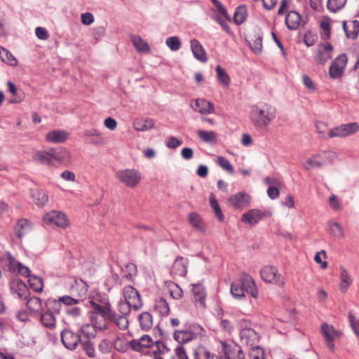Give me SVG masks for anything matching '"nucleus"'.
Here are the masks:
<instances>
[{"mask_svg":"<svg viewBox=\"0 0 359 359\" xmlns=\"http://www.w3.org/2000/svg\"><path fill=\"white\" fill-rule=\"evenodd\" d=\"M122 272L125 278L131 279L137 274V266L133 263H128L122 269Z\"/></svg>","mask_w":359,"mask_h":359,"instance_id":"54","label":"nucleus"},{"mask_svg":"<svg viewBox=\"0 0 359 359\" xmlns=\"http://www.w3.org/2000/svg\"><path fill=\"white\" fill-rule=\"evenodd\" d=\"M6 262L8 270L11 273H16L18 268L21 265V262H18L10 252H7L2 255L1 258Z\"/></svg>","mask_w":359,"mask_h":359,"instance_id":"32","label":"nucleus"},{"mask_svg":"<svg viewBox=\"0 0 359 359\" xmlns=\"http://www.w3.org/2000/svg\"><path fill=\"white\" fill-rule=\"evenodd\" d=\"M41 299L36 297H29L27 299L26 305L29 311L32 312H37L41 309Z\"/></svg>","mask_w":359,"mask_h":359,"instance_id":"51","label":"nucleus"},{"mask_svg":"<svg viewBox=\"0 0 359 359\" xmlns=\"http://www.w3.org/2000/svg\"><path fill=\"white\" fill-rule=\"evenodd\" d=\"M320 332L325 339L327 348L330 351H334L335 348L334 341L341 337V332L327 323H323L321 325Z\"/></svg>","mask_w":359,"mask_h":359,"instance_id":"10","label":"nucleus"},{"mask_svg":"<svg viewBox=\"0 0 359 359\" xmlns=\"http://www.w3.org/2000/svg\"><path fill=\"white\" fill-rule=\"evenodd\" d=\"M347 63V57L345 54H341L331 63L329 74L331 78L336 79L340 78L344 72Z\"/></svg>","mask_w":359,"mask_h":359,"instance_id":"13","label":"nucleus"},{"mask_svg":"<svg viewBox=\"0 0 359 359\" xmlns=\"http://www.w3.org/2000/svg\"><path fill=\"white\" fill-rule=\"evenodd\" d=\"M92 310L89 312L91 323L98 330L107 329L108 322L111 320V310L109 304H98L90 301Z\"/></svg>","mask_w":359,"mask_h":359,"instance_id":"2","label":"nucleus"},{"mask_svg":"<svg viewBox=\"0 0 359 359\" xmlns=\"http://www.w3.org/2000/svg\"><path fill=\"white\" fill-rule=\"evenodd\" d=\"M210 205L214 212L215 217H217L219 222H223L224 219V215L217 200L213 194H211L210 196Z\"/></svg>","mask_w":359,"mask_h":359,"instance_id":"42","label":"nucleus"},{"mask_svg":"<svg viewBox=\"0 0 359 359\" xmlns=\"http://www.w3.org/2000/svg\"><path fill=\"white\" fill-rule=\"evenodd\" d=\"M189 222L191 226L198 231H205V225L201 216L196 212H191L189 215Z\"/></svg>","mask_w":359,"mask_h":359,"instance_id":"36","label":"nucleus"},{"mask_svg":"<svg viewBox=\"0 0 359 359\" xmlns=\"http://www.w3.org/2000/svg\"><path fill=\"white\" fill-rule=\"evenodd\" d=\"M168 287L170 296L175 299H180L183 295V290L176 283L173 282H169L168 283Z\"/></svg>","mask_w":359,"mask_h":359,"instance_id":"49","label":"nucleus"},{"mask_svg":"<svg viewBox=\"0 0 359 359\" xmlns=\"http://www.w3.org/2000/svg\"><path fill=\"white\" fill-rule=\"evenodd\" d=\"M320 28L323 30L322 39L327 40L330 37V22L326 20H323L320 22Z\"/></svg>","mask_w":359,"mask_h":359,"instance_id":"64","label":"nucleus"},{"mask_svg":"<svg viewBox=\"0 0 359 359\" xmlns=\"http://www.w3.org/2000/svg\"><path fill=\"white\" fill-rule=\"evenodd\" d=\"M79 344H81L83 349L88 357L93 358L95 356V351L89 339L83 341H81Z\"/></svg>","mask_w":359,"mask_h":359,"instance_id":"60","label":"nucleus"},{"mask_svg":"<svg viewBox=\"0 0 359 359\" xmlns=\"http://www.w3.org/2000/svg\"><path fill=\"white\" fill-rule=\"evenodd\" d=\"M69 133L64 130H53L46 135V141L52 144L64 143L69 137Z\"/></svg>","mask_w":359,"mask_h":359,"instance_id":"20","label":"nucleus"},{"mask_svg":"<svg viewBox=\"0 0 359 359\" xmlns=\"http://www.w3.org/2000/svg\"><path fill=\"white\" fill-rule=\"evenodd\" d=\"M203 332V327L198 324H191L187 328L175 330L173 334V338L179 344H185L198 336H201Z\"/></svg>","mask_w":359,"mask_h":359,"instance_id":"3","label":"nucleus"},{"mask_svg":"<svg viewBox=\"0 0 359 359\" xmlns=\"http://www.w3.org/2000/svg\"><path fill=\"white\" fill-rule=\"evenodd\" d=\"M262 280L267 283H275L279 285L283 284L280 276L277 275V269L271 266H265L260 271Z\"/></svg>","mask_w":359,"mask_h":359,"instance_id":"14","label":"nucleus"},{"mask_svg":"<svg viewBox=\"0 0 359 359\" xmlns=\"http://www.w3.org/2000/svg\"><path fill=\"white\" fill-rule=\"evenodd\" d=\"M53 165L55 162L67 165L70 163V154L64 147L50 149Z\"/></svg>","mask_w":359,"mask_h":359,"instance_id":"16","label":"nucleus"},{"mask_svg":"<svg viewBox=\"0 0 359 359\" xmlns=\"http://www.w3.org/2000/svg\"><path fill=\"white\" fill-rule=\"evenodd\" d=\"M31 230V224L27 219H19L15 227V233L18 238L23 237Z\"/></svg>","mask_w":359,"mask_h":359,"instance_id":"35","label":"nucleus"},{"mask_svg":"<svg viewBox=\"0 0 359 359\" xmlns=\"http://www.w3.org/2000/svg\"><path fill=\"white\" fill-rule=\"evenodd\" d=\"M197 134L200 140L207 144H215L217 141V135L212 130H198Z\"/></svg>","mask_w":359,"mask_h":359,"instance_id":"33","label":"nucleus"},{"mask_svg":"<svg viewBox=\"0 0 359 359\" xmlns=\"http://www.w3.org/2000/svg\"><path fill=\"white\" fill-rule=\"evenodd\" d=\"M347 0H328L327 7L332 13H336L342 8L346 4Z\"/></svg>","mask_w":359,"mask_h":359,"instance_id":"52","label":"nucleus"},{"mask_svg":"<svg viewBox=\"0 0 359 359\" xmlns=\"http://www.w3.org/2000/svg\"><path fill=\"white\" fill-rule=\"evenodd\" d=\"M301 15L294 11H290L285 17V24L290 30H296L301 25Z\"/></svg>","mask_w":359,"mask_h":359,"instance_id":"24","label":"nucleus"},{"mask_svg":"<svg viewBox=\"0 0 359 359\" xmlns=\"http://www.w3.org/2000/svg\"><path fill=\"white\" fill-rule=\"evenodd\" d=\"M41 322L43 326L48 328H53L55 325V318L50 312H45L41 315Z\"/></svg>","mask_w":359,"mask_h":359,"instance_id":"47","label":"nucleus"},{"mask_svg":"<svg viewBox=\"0 0 359 359\" xmlns=\"http://www.w3.org/2000/svg\"><path fill=\"white\" fill-rule=\"evenodd\" d=\"M140 325L142 330L147 331L153 325V319L149 312H144L139 316Z\"/></svg>","mask_w":359,"mask_h":359,"instance_id":"40","label":"nucleus"},{"mask_svg":"<svg viewBox=\"0 0 359 359\" xmlns=\"http://www.w3.org/2000/svg\"><path fill=\"white\" fill-rule=\"evenodd\" d=\"M339 288L340 290L343 292H346L348 287L351 285L353 283V279L347 272V271L344 267H340V274H339Z\"/></svg>","mask_w":359,"mask_h":359,"instance_id":"30","label":"nucleus"},{"mask_svg":"<svg viewBox=\"0 0 359 359\" xmlns=\"http://www.w3.org/2000/svg\"><path fill=\"white\" fill-rule=\"evenodd\" d=\"M154 126V121L151 118H136L133 123L134 128L137 131H147Z\"/></svg>","mask_w":359,"mask_h":359,"instance_id":"31","label":"nucleus"},{"mask_svg":"<svg viewBox=\"0 0 359 359\" xmlns=\"http://www.w3.org/2000/svg\"><path fill=\"white\" fill-rule=\"evenodd\" d=\"M79 299L70 297V296H62L60 297L57 299H55L53 302V310L59 312L62 309V304L65 306H73L79 304Z\"/></svg>","mask_w":359,"mask_h":359,"instance_id":"23","label":"nucleus"},{"mask_svg":"<svg viewBox=\"0 0 359 359\" xmlns=\"http://www.w3.org/2000/svg\"><path fill=\"white\" fill-rule=\"evenodd\" d=\"M276 108L272 105L264 103L253 106L250 118L252 123L257 129L264 130L276 118Z\"/></svg>","mask_w":359,"mask_h":359,"instance_id":"1","label":"nucleus"},{"mask_svg":"<svg viewBox=\"0 0 359 359\" xmlns=\"http://www.w3.org/2000/svg\"><path fill=\"white\" fill-rule=\"evenodd\" d=\"M71 292L72 294L83 297L88 292V285L81 279H76L72 285Z\"/></svg>","mask_w":359,"mask_h":359,"instance_id":"28","label":"nucleus"},{"mask_svg":"<svg viewBox=\"0 0 359 359\" xmlns=\"http://www.w3.org/2000/svg\"><path fill=\"white\" fill-rule=\"evenodd\" d=\"M214 19L217 23L220 25L221 27L224 31H225L228 34L231 33V29L228 25L227 22L225 21V20H227V19L225 17H224L222 14L219 13V15H215ZM230 19L228 20V21Z\"/></svg>","mask_w":359,"mask_h":359,"instance_id":"61","label":"nucleus"},{"mask_svg":"<svg viewBox=\"0 0 359 359\" xmlns=\"http://www.w3.org/2000/svg\"><path fill=\"white\" fill-rule=\"evenodd\" d=\"M231 294L237 299H243L245 297V292L243 290L241 285V283L238 280L234 281L231 285Z\"/></svg>","mask_w":359,"mask_h":359,"instance_id":"45","label":"nucleus"},{"mask_svg":"<svg viewBox=\"0 0 359 359\" xmlns=\"http://www.w3.org/2000/svg\"><path fill=\"white\" fill-rule=\"evenodd\" d=\"M217 163L224 170L229 173L233 172V168L230 162L223 156H218L217 158Z\"/></svg>","mask_w":359,"mask_h":359,"instance_id":"58","label":"nucleus"},{"mask_svg":"<svg viewBox=\"0 0 359 359\" xmlns=\"http://www.w3.org/2000/svg\"><path fill=\"white\" fill-rule=\"evenodd\" d=\"M0 60L11 67L18 65L17 59L9 50L1 46H0Z\"/></svg>","mask_w":359,"mask_h":359,"instance_id":"34","label":"nucleus"},{"mask_svg":"<svg viewBox=\"0 0 359 359\" xmlns=\"http://www.w3.org/2000/svg\"><path fill=\"white\" fill-rule=\"evenodd\" d=\"M165 43L168 47L172 51H177L181 48V41L177 36L168 37Z\"/></svg>","mask_w":359,"mask_h":359,"instance_id":"56","label":"nucleus"},{"mask_svg":"<svg viewBox=\"0 0 359 359\" xmlns=\"http://www.w3.org/2000/svg\"><path fill=\"white\" fill-rule=\"evenodd\" d=\"M32 158L34 161L46 165H53L50 149L48 151H36Z\"/></svg>","mask_w":359,"mask_h":359,"instance_id":"29","label":"nucleus"},{"mask_svg":"<svg viewBox=\"0 0 359 359\" xmlns=\"http://www.w3.org/2000/svg\"><path fill=\"white\" fill-rule=\"evenodd\" d=\"M61 341L64 346L69 350L74 351L79 344L81 342V335L74 332L70 329H65L60 332Z\"/></svg>","mask_w":359,"mask_h":359,"instance_id":"7","label":"nucleus"},{"mask_svg":"<svg viewBox=\"0 0 359 359\" xmlns=\"http://www.w3.org/2000/svg\"><path fill=\"white\" fill-rule=\"evenodd\" d=\"M130 41L138 52H147L149 49L148 43L139 36L131 35Z\"/></svg>","mask_w":359,"mask_h":359,"instance_id":"38","label":"nucleus"},{"mask_svg":"<svg viewBox=\"0 0 359 359\" xmlns=\"http://www.w3.org/2000/svg\"><path fill=\"white\" fill-rule=\"evenodd\" d=\"M248 11L245 6H239L233 14V21L237 25L243 24L247 19Z\"/></svg>","mask_w":359,"mask_h":359,"instance_id":"37","label":"nucleus"},{"mask_svg":"<svg viewBox=\"0 0 359 359\" xmlns=\"http://www.w3.org/2000/svg\"><path fill=\"white\" fill-rule=\"evenodd\" d=\"M124 301L133 305V309L135 311L142 306V302L138 291L131 285L125 286L123 290Z\"/></svg>","mask_w":359,"mask_h":359,"instance_id":"12","label":"nucleus"},{"mask_svg":"<svg viewBox=\"0 0 359 359\" xmlns=\"http://www.w3.org/2000/svg\"><path fill=\"white\" fill-rule=\"evenodd\" d=\"M155 309L162 316H168L170 313V307L168 303L163 298H160L159 299L156 300Z\"/></svg>","mask_w":359,"mask_h":359,"instance_id":"44","label":"nucleus"},{"mask_svg":"<svg viewBox=\"0 0 359 359\" xmlns=\"http://www.w3.org/2000/svg\"><path fill=\"white\" fill-rule=\"evenodd\" d=\"M343 29L346 36L349 39H355L359 34V22L357 20L343 22Z\"/></svg>","mask_w":359,"mask_h":359,"instance_id":"27","label":"nucleus"},{"mask_svg":"<svg viewBox=\"0 0 359 359\" xmlns=\"http://www.w3.org/2000/svg\"><path fill=\"white\" fill-rule=\"evenodd\" d=\"M271 212L269 210H262L259 209H250L243 214L241 222L250 225H255L260 220L265 217H270Z\"/></svg>","mask_w":359,"mask_h":359,"instance_id":"8","label":"nucleus"},{"mask_svg":"<svg viewBox=\"0 0 359 359\" xmlns=\"http://www.w3.org/2000/svg\"><path fill=\"white\" fill-rule=\"evenodd\" d=\"M31 197L33 200V202L39 207L44 206L48 201V196L46 192L43 189H32Z\"/></svg>","mask_w":359,"mask_h":359,"instance_id":"26","label":"nucleus"},{"mask_svg":"<svg viewBox=\"0 0 359 359\" xmlns=\"http://www.w3.org/2000/svg\"><path fill=\"white\" fill-rule=\"evenodd\" d=\"M250 359H265L264 349L259 346H255L250 348L249 351Z\"/></svg>","mask_w":359,"mask_h":359,"instance_id":"53","label":"nucleus"},{"mask_svg":"<svg viewBox=\"0 0 359 359\" xmlns=\"http://www.w3.org/2000/svg\"><path fill=\"white\" fill-rule=\"evenodd\" d=\"M191 49L196 59L202 62L207 61L208 58L205 51L198 40L192 39L191 41Z\"/></svg>","mask_w":359,"mask_h":359,"instance_id":"25","label":"nucleus"},{"mask_svg":"<svg viewBox=\"0 0 359 359\" xmlns=\"http://www.w3.org/2000/svg\"><path fill=\"white\" fill-rule=\"evenodd\" d=\"M116 177L126 187L134 188L140 182L142 175L135 169H123L116 172Z\"/></svg>","mask_w":359,"mask_h":359,"instance_id":"4","label":"nucleus"},{"mask_svg":"<svg viewBox=\"0 0 359 359\" xmlns=\"http://www.w3.org/2000/svg\"><path fill=\"white\" fill-rule=\"evenodd\" d=\"M240 338L243 344L250 346H258V334L252 328H244L240 332Z\"/></svg>","mask_w":359,"mask_h":359,"instance_id":"17","label":"nucleus"},{"mask_svg":"<svg viewBox=\"0 0 359 359\" xmlns=\"http://www.w3.org/2000/svg\"><path fill=\"white\" fill-rule=\"evenodd\" d=\"M251 50L255 54H259L262 50V38L260 36H257L254 40L248 42Z\"/></svg>","mask_w":359,"mask_h":359,"instance_id":"55","label":"nucleus"},{"mask_svg":"<svg viewBox=\"0 0 359 359\" xmlns=\"http://www.w3.org/2000/svg\"><path fill=\"white\" fill-rule=\"evenodd\" d=\"M212 353L203 347L198 348L194 352L195 359H210Z\"/></svg>","mask_w":359,"mask_h":359,"instance_id":"62","label":"nucleus"},{"mask_svg":"<svg viewBox=\"0 0 359 359\" xmlns=\"http://www.w3.org/2000/svg\"><path fill=\"white\" fill-rule=\"evenodd\" d=\"M359 130V126L355 122L341 124L329 129L327 137L329 138H344L356 133Z\"/></svg>","mask_w":359,"mask_h":359,"instance_id":"5","label":"nucleus"},{"mask_svg":"<svg viewBox=\"0 0 359 359\" xmlns=\"http://www.w3.org/2000/svg\"><path fill=\"white\" fill-rule=\"evenodd\" d=\"M323 156L324 160L323 161L325 163H334L338 159V154L335 151H324L322 153Z\"/></svg>","mask_w":359,"mask_h":359,"instance_id":"63","label":"nucleus"},{"mask_svg":"<svg viewBox=\"0 0 359 359\" xmlns=\"http://www.w3.org/2000/svg\"><path fill=\"white\" fill-rule=\"evenodd\" d=\"M111 322L114 323L120 330H125L128 326V319L126 316H120L111 311Z\"/></svg>","mask_w":359,"mask_h":359,"instance_id":"39","label":"nucleus"},{"mask_svg":"<svg viewBox=\"0 0 359 359\" xmlns=\"http://www.w3.org/2000/svg\"><path fill=\"white\" fill-rule=\"evenodd\" d=\"M251 196L245 191H242L230 196L227 202L233 209L243 210L250 205Z\"/></svg>","mask_w":359,"mask_h":359,"instance_id":"6","label":"nucleus"},{"mask_svg":"<svg viewBox=\"0 0 359 359\" xmlns=\"http://www.w3.org/2000/svg\"><path fill=\"white\" fill-rule=\"evenodd\" d=\"M215 71L219 82L225 87H228L230 84L231 79L226 72L220 66H217Z\"/></svg>","mask_w":359,"mask_h":359,"instance_id":"46","label":"nucleus"},{"mask_svg":"<svg viewBox=\"0 0 359 359\" xmlns=\"http://www.w3.org/2000/svg\"><path fill=\"white\" fill-rule=\"evenodd\" d=\"M328 231L335 238H341L344 236V231L341 226L336 222H330Z\"/></svg>","mask_w":359,"mask_h":359,"instance_id":"43","label":"nucleus"},{"mask_svg":"<svg viewBox=\"0 0 359 359\" xmlns=\"http://www.w3.org/2000/svg\"><path fill=\"white\" fill-rule=\"evenodd\" d=\"M191 107L194 111H198L201 114H210L215 112V107L213 104L203 98L196 99L194 100V105L191 104Z\"/></svg>","mask_w":359,"mask_h":359,"instance_id":"21","label":"nucleus"},{"mask_svg":"<svg viewBox=\"0 0 359 359\" xmlns=\"http://www.w3.org/2000/svg\"><path fill=\"white\" fill-rule=\"evenodd\" d=\"M188 261L186 258H184L181 256L177 257L170 269V273L173 277L180 276L184 277L186 276L187 272V265Z\"/></svg>","mask_w":359,"mask_h":359,"instance_id":"19","label":"nucleus"},{"mask_svg":"<svg viewBox=\"0 0 359 359\" xmlns=\"http://www.w3.org/2000/svg\"><path fill=\"white\" fill-rule=\"evenodd\" d=\"M30 287L35 292H39L43 290V280L36 276H31L29 278Z\"/></svg>","mask_w":359,"mask_h":359,"instance_id":"50","label":"nucleus"},{"mask_svg":"<svg viewBox=\"0 0 359 359\" xmlns=\"http://www.w3.org/2000/svg\"><path fill=\"white\" fill-rule=\"evenodd\" d=\"M333 47L331 43H320L317 49L316 60L318 63L324 65L332 57Z\"/></svg>","mask_w":359,"mask_h":359,"instance_id":"18","label":"nucleus"},{"mask_svg":"<svg viewBox=\"0 0 359 359\" xmlns=\"http://www.w3.org/2000/svg\"><path fill=\"white\" fill-rule=\"evenodd\" d=\"M11 290L13 294H17L19 299H26L29 294V290L25 283L19 279L13 280L10 284Z\"/></svg>","mask_w":359,"mask_h":359,"instance_id":"22","label":"nucleus"},{"mask_svg":"<svg viewBox=\"0 0 359 359\" xmlns=\"http://www.w3.org/2000/svg\"><path fill=\"white\" fill-rule=\"evenodd\" d=\"M43 221L46 224L55 225L61 228H65L68 226V220L66 215L56 210L47 212L43 216Z\"/></svg>","mask_w":359,"mask_h":359,"instance_id":"11","label":"nucleus"},{"mask_svg":"<svg viewBox=\"0 0 359 359\" xmlns=\"http://www.w3.org/2000/svg\"><path fill=\"white\" fill-rule=\"evenodd\" d=\"M222 352L225 359H245L241 346L233 341H222Z\"/></svg>","mask_w":359,"mask_h":359,"instance_id":"9","label":"nucleus"},{"mask_svg":"<svg viewBox=\"0 0 359 359\" xmlns=\"http://www.w3.org/2000/svg\"><path fill=\"white\" fill-rule=\"evenodd\" d=\"M97 328L91 324H84L80 327V332L88 339L93 338L95 336Z\"/></svg>","mask_w":359,"mask_h":359,"instance_id":"48","label":"nucleus"},{"mask_svg":"<svg viewBox=\"0 0 359 359\" xmlns=\"http://www.w3.org/2000/svg\"><path fill=\"white\" fill-rule=\"evenodd\" d=\"M192 293L196 302H198L201 305L205 303V292L201 284L192 285Z\"/></svg>","mask_w":359,"mask_h":359,"instance_id":"41","label":"nucleus"},{"mask_svg":"<svg viewBox=\"0 0 359 359\" xmlns=\"http://www.w3.org/2000/svg\"><path fill=\"white\" fill-rule=\"evenodd\" d=\"M131 309H133V305H130V304H128V302L126 301L121 300L118 304V309L120 313V316H127Z\"/></svg>","mask_w":359,"mask_h":359,"instance_id":"59","label":"nucleus"},{"mask_svg":"<svg viewBox=\"0 0 359 359\" xmlns=\"http://www.w3.org/2000/svg\"><path fill=\"white\" fill-rule=\"evenodd\" d=\"M237 280L238 283H241V285L245 293L250 294L254 298L257 297L258 291L255 283L251 276L246 273H243Z\"/></svg>","mask_w":359,"mask_h":359,"instance_id":"15","label":"nucleus"},{"mask_svg":"<svg viewBox=\"0 0 359 359\" xmlns=\"http://www.w3.org/2000/svg\"><path fill=\"white\" fill-rule=\"evenodd\" d=\"M315 157L310 158L303 164V168L309 170L316 168H320L324 164L323 161H317L314 158Z\"/></svg>","mask_w":359,"mask_h":359,"instance_id":"57","label":"nucleus"}]
</instances>
